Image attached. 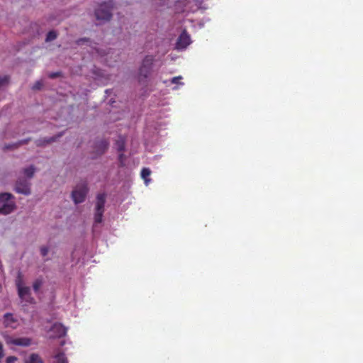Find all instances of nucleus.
<instances>
[{
    "label": "nucleus",
    "instance_id": "f257e3e1",
    "mask_svg": "<svg viewBox=\"0 0 363 363\" xmlns=\"http://www.w3.org/2000/svg\"><path fill=\"white\" fill-rule=\"evenodd\" d=\"M155 57L153 55H147L143 59L138 71V81L140 84L147 82V79L150 76Z\"/></svg>",
    "mask_w": 363,
    "mask_h": 363
},
{
    "label": "nucleus",
    "instance_id": "f03ea898",
    "mask_svg": "<svg viewBox=\"0 0 363 363\" xmlns=\"http://www.w3.org/2000/svg\"><path fill=\"white\" fill-rule=\"evenodd\" d=\"M13 199V196L10 193L0 194V214L8 215L16 209Z\"/></svg>",
    "mask_w": 363,
    "mask_h": 363
},
{
    "label": "nucleus",
    "instance_id": "7ed1b4c3",
    "mask_svg": "<svg viewBox=\"0 0 363 363\" xmlns=\"http://www.w3.org/2000/svg\"><path fill=\"white\" fill-rule=\"evenodd\" d=\"M113 7V2L109 1L108 2H103L95 10V16L98 21H109L112 17L111 11Z\"/></svg>",
    "mask_w": 363,
    "mask_h": 363
},
{
    "label": "nucleus",
    "instance_id": "20e7f679",
    "mask_svg": "<svg viewBox=\"0 0 363 363\" xmlns=\"http://www.w3.org/2000/svg\"><path fill=\"white\" fill-rule=\"evenodd\" d=\"M88 191L89 189L86 182L78 184L72 192V198L74 202L76 204L82 203L86 199Z\"/></svg>",
    "mask_w": 363,
    "mask_h": 363
},
{
    "label": "nucleus",
    "instance_id": "39448f33",
    "mask_svg": "<svg viewBox=\"0 0 363 363\" xmlns=\"http://www.w3.org/2000/svg\"><path fill=\"white\" fill-rule=\"evenodd\" d=\"M106 197V195L105 193H101L96 196V212L94 215V223L96 224L101 223L102 222Z\"/></svg>",
    "mask_w": 363,
    "mask_h": 363
},
{
    "label": "nucleus",
    "instance_id": "423d86ee",
    "mask_svg": "<svg viewBox=\"0 0 363 363\" xmlns=\"http://www.w3.org/2000/svg\"><path fill=\"white\" fill-rule=\"evenodd\" d=\"M16 284L20 298L28 303H33L35 301L34 298L31 296L30 289L28 286H23L22 285V279L20 275L16 280Z\"/></svg>",
    "mask_w": 363,
    "mask_h": 363
},
{
    "label": "nucleus",
    "instance_id": "0eeeda50",
    "mask_svg": "<svg viewBox=\"0 0 363 363\" xmlns=\"http://www.w3.org/2000/svg\"><path fill=\"white\" fill-rule=\"evenodd\" d=\"M191 43L190 35L188 34L186 30H184L177 39L176 48L177 50L185 49Z\"/></svg>",
    "mask_w": 363,
    "mask_h": 363
},
{
    "label": "nucleus",
    "instance_id": "6e6552de",
    "mask_svg": "<svg viewBox=\"0 0 363 363\" xmlns=\"http://www.w3.org/2000/svg\"><path fill=\"white\" fill-rule=\"evenodd\" d=\"M15 191L21 194H30V184L26 179H19L16 182Z\"/></svg>",
    "mask_w": 363,
    "mask_h": 363
},
{
    "label": "nucleus",
    "instance_id": "1a4fd4ad",
    "mask_svg": "<svg viewBox=\"0 0 363 363\" xmlns=\"http://www.w3.org/2000/svg\"><path fill=\"white\" fill-rule=\"evenodd\" d=\"M108 142L106 140H100L96 141L94 144V152L96 156L104 154L108 147Z\"/></svg>",
    "mask_w": 363,
    "mask_h": 363
},
{
    "label": "nucleus",
    "instance_id": "9d476101",
    "mask_svg": "<svg viewBox=\"0 0 363 363\" xmlns=\"http://www.w3.org/2000/svg\"><path fill=\"white\" fill-rule=\"evenodd\" d=\"M51 332L54 333L52 337H62L66 335L67 328L61 323H55L51 328Z\"/></svg>",
    "mask_w": 363,
    "mask_h": 363
},
{
    "label": "nucleus",
    "instance_id": "9b49d317",
    "mask_svg": "<svg viewBox=\"0 0 363 363\" xmlns=\"http://www.w3.org/2000/svg\"><path fill=\"white\" fill-rule=\"evenodd\" d=\"M6 342L17 346L28 347L31 344V339L28 337L9 338L6 340Z\"/></svg>",
    "mask_w": 363,
    "mask_h": 363
},
{
    "label": "nucleus",
    "instance_id": "f8f14e48",
    "mask_svg": "<svg viewBox=\"0 0 363 363\" xmlns=\"http://www.w3.org/2000/svg\"><path fill=\"white\" fill-rule=\"evenodd\" d=\"M18 325L17 319L11 313H7L4 315V325L6 328H16Z\"/></svg>",
    "mask_w": 363,
    "mask_h": 363
},
{
    "label": "nucleus",
    "instance_id": "ddd939ff",
    "mask_svg": "<svg viewBox=\"0 0 363 363\" xmlns=\"http://www.w3.org/2000/svg\"><path fill=\"white\" fill-rule=\"evenodd\" d=\"M62 135V133H60L53 137L45 138L43 139H39V140H36L35 143H36L37 146H44V145H46L47 144H50L51 143L56 141Z\"/></svg>",
    "mask_w": 363,
    "mask_h": 363
},
{
    "label": "nucleus",
    "instance_id": "4468645a",
    "mask_svg": "<svg viewBox=\"0 0 363 363\" xmlns=\"http://www.w3.org/2000/svg\"><path fill=\"white\" fill-rule=\"evenodd\" d=\"M25 363H43L42 358L36 353H32L25 359Z\"/></svg>",
    "mask_w": 363,
    "mask_h": 363
},
{
    "label": "nucleus",
    "instance_id": "2eb2a0df",
    "mask_svg": "<svg viewBox=\"0 0 363 363\" xmlns=\"http://www.w3.org/2000/svg\"><path fill=\"white\" fill-rule=\"evenodd\" d=\"M125 141L123 137H119L118 140L116 142V147L118 152H122L125 150Z\"/></svg>",
    "mask_w": 363,
    "mask_h": 363
},
{
    "label": "nucleus",
    "instance_id": "dca6fc26",
    "mask_svg": "<svg viewBox=\"0 0 363 363\" xmlns=\"http://www.w3.org/2000/svg\"><path fill=\"white\" fill-rule=\"evenodd\" d=\"M30 140V138H28V139H27V140H21V141H19V142H18V143H13V144L6 145H5V147H4V149H5V150H13V149H16V148H17L18 147H19L20 145L27 143Z\"/></svg>",
    "mask_w": 363,
    "mask_h": 363
},
{
    "label": "nucleus",
    "instance_id": "f3484780",
    "mask_svg": "<svg viewBox=\"0 0 363 363\" xmlns=\"http://www.w3.org/2000/svg\"><path fill=\"white\" fill-rule=\"evenodd\" d=\"M150 174H151V171L148 168H143L141 170V177L145 180V182L146 184L150 181L148 177L150 175Z\"/></svg>",
    "mask_w": 363,
    "mask_h": 363
},
{
    "label": "nucleus",
    "instance_id": "a211bd4d",
    "mask_svg": "<svg viewBox=\"0 0 363 363\" xmlns=\"http://www.w3.org/2000/svg\"><path fill=\"white\" fill-rule=\"evenodd\" d=\"M57 363H68L67 359L63 352H59L55 356Z\"/></svg>",
    "mask_w": 363,
    "mask_h": 363
},
{
    "label": "nucleus",
    "instance_id": "6ab92c4d",
    "mask_svg": "<svg viewBox=\"0 0 363 363\" xmlns=\"http://www.w3.org/2000/svg\"><path fill=\"white\" fill-rule=\"evenodd\" d=\"M34 172H35V168L33 165H31L27 168H25L23 169L24 174L28 178L33 177Z\"/></svg>",
    "mask_w": 363,
    "mask_h": 363
},
{
    "label": "nucleus",
    "instance_id": "aec40b11",
    "mask_svg": "<svg viewBox=\"0 0 363 363\" xmlns=\"http://www.w3.org/2000/svg\"><path fill=\"white\" fill-rule=\"evenodd\" d=\"M57 37V34L55 30H50L48 33L45 38L46 42H51L55 40Z\"/></svg>",
    "mask_w": 363,
    "mask_h": 363
},
{
    "label": "nucleus",
    "instance_id": "412c9836",
    "mask_svg": "<svg viewBox=\"0 0 363 363\" xmlns=\"http://www.w3.org/2000/svg\"><path fill=\"white\" fill-rule=\"evenodd\" d=\"M43 285V280L42 279H37L35 280V281L33 284V288L35 292H38Z\"/></svg>",
    "mask_w": 363,
    "mask_h": 363
},
{
    "label": "nucleus",
    "instance_id": "4be33fe9",
    "mask_svg": "<svg viewBox=\"0 0 363 363\" xmlns=\"http://www.w3.org/2000/svg\"><path fill=\"white\" fill-rule=\"evenodd\" d=\"M62 74L61 72H50L48 74V77L50 79H55L62 77Z\"/></svg>",
    "mask_w": 363,
    "mask_h": 363
},
{
    "label": "nucleus",
    "instance_id": "5701e85b",
    "mask_svg": "<svg viewBox=\"0 0 363 363\" xmlns=\"http://www.w3.org/2000/svg\"><path fill=\"white\" fill-rule=\"evenodd\" d=\"M43 86V82L41 81H37L33 86V90H40Z\"/></svg>",
    "mask_w": 363,
    "mask_h": 363
},
{
    "label": "nucleus",
    "instance_id": "b1692460",
    "mask_svg": "<svg viewBox=\"0 0 363 363\" xmlns=\"http://www.w3.org/2000/svg\"><path fill=\"white\" fill-rule=\"evenodd\" d=\"M123 152H119V155H118V160H119L121 166L124 165V162L125 160V156L124 155V154Z\"/></svg>",
    "mask_w": 363,
    "mask_h": 363
},
{
    "label": "nucleus",
    "instance_id": "393cba45",
    "mask_svg": "<svg viewBox=\"0 0 363 363\" xmlns=\"http://www.w3.org/2000/svg\"><path fill=\"white\" fill-rule=\"evenodd\" d=\"M48 251H49V249L46 246H42L40 247V253H41V255L43 257L46 256L48 255Z\"/></svg>",
    "mask_w": 363,
    "mask_h": 363
},
{
    "label": "nucleus",
    "instance_id": "a878e982",
    "mask_svg": "<svg viewBox=\"0 0 363 363\" xmlns=\"http://www.w3.org/2000/svg\"><path fill=\"white\" fill-rule=\"evenodd\" d=\"M182 79V77L181 76L175 77L172 79L171 82L172 84H182V83L180 82V80Z\"/></svg>",
    "mask_w": 363,
    "mask_h": 363
},
{
    "label": "nucleus",
    "instance_id": "bb28decb",
    "mask_svg": "<svg viewBox=\"0 0 363 363\" xmlns=\"http://www.w3.org/2000/svg\"><path fill=\"white\" fill-rule=\"evenodd\" d=\"M18 360V358L15 356H9L6 358V363H14Z\"/></svg>",
    "mask_w": 363,
    "mask_h": 363
},
{
    "label": "nucleus",
    "instance_id": "cd10ccee",
    "mask_svg": "<svg viewBox=\"0 0 363 363\" xmlns=\"http://www.w3.org/2000/svg\"><path fill=\"white\" fill-rule=\"evenodd\" d=\"M89 40L88 38H79L78 39L76 43L77 45H82L84 42H88Z\"/></svg>",
    "mask_w": 363,
    "mask_h": 363
}]
</instances>
